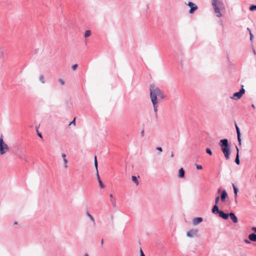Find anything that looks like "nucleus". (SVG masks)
<instances>
[{
  "mask_svg": "<svg viewBox=\"0 0 256 256\" xmlns=\"http://www.w3.org/2000/svg\"><path fill=\"white\" fill-rule=\"evenodd\" d=\"M110 198H113V195H112V194H110Z\"/></svg>",
  "mask_w": 256,
  "mask_h": 256,
  "instance_id": "37998d69",
  "label": "nucleus"
},
{
  "mask_svg": "<svg viewBox=\"0 0 256 256\" xmlns=\"http://www.w3.org/2000/svg\"><path fill=\"white\" fill-rule=\"evenodd\" d=\"M39 80H40V82L42 84H44V83H45L44 78V75L41 74V75L40 76Z\"/></svg>",
  "mask_w": 256,
  "mask_h": 256,
  "instance_id": "bb28decb",
  "label": "nucleus"
},
{
  "mask_svg": "<svg viewBox=\"0 0 256 256\" xmlns=\"http://www.w3.org/2000/svg\"><path fill=\"white\" fill-rule=\"evenodd\" d=\"M248 238L250 240L253 241V242H256V234H252L249 235Z\"/></svg>",
  "mask_w": 256,
  "mask_h": 256,
  "instance_id": "aec40b11",
  "label": "nucleus"
},
{
  "mask_svg": "<svg viewBox=\"0 0 256 256\" xmlns=\"http://www.w3.org/2000/svg\"><path fill=\"white\" fill-rule=\"evenodd\" d=\"M140 256H145L142 250H140Z\"/></svg>",
  "mask_w": 256,
  "mask_h": 256,
  "instance_id": "ea45409f",
  "label": "nucleus"
},
{
  "mask_svg": "<svg viewBox=\"0 0 256 256\" xmlns=\"http://www.w3.org/2000/svg\"><path fill=\"white\" fill-rule=\"evenodd\" d=\"M91 34V32L90 30H86L84 32V37L88 38Z\"/></svg>",
  "mask_w": 256,
  "mask_h": 256,
  "instance_id": "b1692460",
  "label": "nucleus"
},
{
  "mask_svg": "<svg viewBox=\"0 0 256 256\" xmlns=\"http://www.w3.org/2000/svg\"><path fill=\"white\" fill-rule=\"evenodd\" d=\"M62 158H63V160H65V159H66V154H64V153H62Z\"/></svg>",
  "mask_w": 256,
  "mask_h": 256,
  "instance_id": "e433bc0d",
  "label": "nucleus"
},
{
  "mask_svg": "<svg viewBox=\"0 0 256 256\" xmlns=\"http://www.w3.org/2000/svg\"><path fill=\"white\" fill-rule=\"evenodd\" d=\"M73 124L74 125L76 124V118H74V119L70 122V124Z\"/></svg>",
  "mask_w": 256,
  "mask_h": 256,
  "instance_id": "c9c22d12",
  "label": "nucleus"
},
{
  "mask_svg": "<svg viewBox=\"0 0 256 256\" xmlns=\"http://www.w3.org/2000/svg\"><path fill=\"white\" fill-rule=\"evenodd\" d=\"M86 215L88 216L90 218V220H91V222L94 224L95 223V222H94V218H93V216L88 212H86Z\"/></svg>",
  "mask_w": 256,
  "mask_h": 256,
  "instance_id": "4be33fe9",
  "label": "nucleus"
},
{
  "mask_svg": "<svg viewBox=\"0 0 256 256\" xmlns=\"http://www.w3.org/2000/svg\"><path fill=\"white\" fill-rule=\"evenodd\" d=\"M235 127L236 129L238 140V144L240 146L242 144V138H241V133L239 127L237 125L236 123L235 122Z\"/></svg>",
  "mask_w": 256,
  "mask_h": 256,
  "instance_id": "6e6552de",
  "label": "nucleus"
},
{
  "mask_svg": "<svg viewBox=\"0 0 256 256\" xmlns=\"http://www.w3.org/2000/svg\"><path fill=\"white\" fill-rule=\"evenodd\" d=\"M206 152L209 155L212 156V151L210 148H206Z\"/></svg>",
  "mask_w": 256,
  "mask_h": 256,
  "instance_id": "cd10ccee",
  "label": "nucleus"
},
{
  "mask_svg": "<svg viewBox=\"0 0 256 256\" xmlns=\"http://www.w3.org/2000/svg\"><path fill=\"white\" fill-rule=\"evenodd\" d=\"M218 194H220L219 196L220 198V200L222 202H226V199L228 197V193L226 190H222L221 188H219L218 190Z\"/></svg>",
  "mask_w": 256,
  "mask_h": 256,
  "instance_id": "423d86ee",
  "label": "nucleus"
},
{
  "mask_svg": "<svg viewBox=\"0 0 256 256\" xmlns=\"http://www.w3.org/2000/svg\"><path fill=\"white\" fill-rule=\"evenodd\" d=\"M198 230H191L187 232V236L188 237H194L196 236Z\"/></svg>",
  "mask_w": 256,
  "mask_h": 256,
  "instance_id": "ddd939ff",
  "label": "nucleus"
},
{
  "mask_svg": "<svg viewBox=\"0 0 256 256\" xmlns=\"http://www.w3.org/2000/svg\"><path fill=\"white\" fill-rule=\"evenodd\" d=\"M150 100H153V98H155L156 101H158V97L161 99L165 98V96L159 88L156 86L154 84L150 86Z\"/></svg>",
  "mask_w": 256,
  "mask_h": 256,
  "instance_id": "f03ea898",
  "label": "nucleus"
},
{
  "mask_svg": "<svg viewBox=\"0 0 256 256\" xmlns=\"http://www.w3.org/2000/svg\"><path fill=\"white\" fill-rule=\"evenodd\" d=\"M220 198L219 196H217L216 197V198H215V204H216L218 205L219 201H220Z\"/></svg>",
  "mask_w": 256,
  "mask_h": 256,
  "instance_id": "c85d7f7f",
  "label": "nucleus"
},
{
  "mask_svg": "<svg viewBox=\"0 0 256 256\" xmlns=\"http://www.w3.org/2000/svg\"><path fill=\"white\" fill-rule=\"evenodd\" d=\"M241 86H242L241 89L240 90V91L238 92L240 93V94L242 96L245 93L246 91L244 88V86L242 85Z\"/></svg>",
  "mask_w": 256,
  "mask_h": 256,
  "instance_id": "a878e982",
  "label": "nucleus"
},
{
  "mask_svg": "<svg viewBox=\"0 0 256 256\" xmlns=\"http://www.w3.org/2000/svg\"><path fill=\"white\" fill-rule=\"evenodd\" d=\"M14 224H18V222H14Z\"/></svg>",
  "mask_w": 256,
  "mask_h": 256,
  "instance_id": "3c124183",
  "label": "nucleus"
},
{
  "mask_svg": "<svg viewBox=\"0 0 256 256\" xmlns=\"http://www.w3.org/2000/svg\"><path fill=\"white\" fill-rule=\"evenodd\" d=\"M229 218L234 223L236 224L238 222V218L233 212L230 213Z\"/></svg>",
  "mask_w": 256,
  "mask_h": 256,
  "instance_id": "f8f14e48",
  "label": "nucleus"
},
{
  "mask_svg": "<svg viewBox=\"0 0 256 256\" xmlns=\"http://www.w3.org/2000/svg\"><path fill=\"white\" fill-rule=\"evenodd\" d=\"M252 51H253L254 54H256V52L255 50H254V49H253Z\"/></svg>",
  "mask_w": 256,
  "mask_h": 256,
  "instance_id": "49530a36",
  "label": "nucleus"
},
{
  "mask_svg": "<svg viewBox=\"0 0 256 256\" xmlns=\"http://www.w3.org/2000/svg\"><path fill=\"white\" fill-rule=\"evenodd\" d=\"M252 108H256V106H254V104H252Z\"/></svg>",
  "mask_w": 256,
  "mask_h": 256,
  "instance_id": "de8ad7c7",
  "label": "nucleus"
},
{
  "mask_svg": "<svg viewBox=\"0 0 256 256\" xmlns=\"http://www.w3.org/2000/svg\"><path fill=\"white\" fill-rule=\"evenodd\" d=\"M110 201L112 204V206L116 208V198H110Z\"/></svg>",
  "mask_w": 256,
  "mask_h": 256,
  "instance_id": "412c9836",
  "label": "nucleus"
},
{
  "mask_svg": "<svg viewBox=\"0 0 256 256\" xmlns=\"http://www.w3.org/2000/svg\"><path fill=\"white\" fill-rule=\"evenodd\" d=\"M84 256H89L88 254H85Z\"/></svg>",
  "mask_w": 256,
  "mask_h": 256,
  "instance_id": "8fccbe9b",
  "label": "nucleus"
},
{
  "mask_svg": "<svg viewBox=\"0 0 256 256\" xmlns=\"http://www.w3.org/2000/svg\"><path fill=\"white\" fill-rule=\"evenodd\" d=\"M230 213L225 212L224 211L221 210L218 216L220 218L224 220H228L229 218Z\"/></svg>",
  "mask_w": 256,
  "mask_h": 256,
  "instance_id": "9d476101",
  "label": "nucleus"
},
{
  "mask_svg": "<svg viewBox=\"0 0 256 256\" xmlns=\"http://www.w3.org/2000/svg\"><path fill=\"white\" fill-rule=\"evenodd\" d=\"M221 210H219L218 206L216 204H214L212 208V212L214 214H219Z\"/></svg>",
  "mask_w": 256,
  "mask_h": 256,
  "instance_id": "dca6fc26",
  "label": "nucleus"
},
{
  "mask_svg": "<svg viewBox=\"0 0 256 256\" xmlns=\"http://www.w3.org/2000/svg\"><path fill=\"white\" fill-rule=\"evenodd\" d=\"M235 127L236 129L238 140V144L240 146L242 144V138H241V133L239 127L237 125L236 123L235 122Z\"/></svg>",
  "mask_w": 256,
  "mask_h": 256,
  "instance_id": "1a4fd4ad",
  "label": "nucleus"
},
{
  "mask_svg": "<svg viewBox=\"0 0 256 256\" xmlns=\"http://www.w3.org/2000/svg\"><path fill=\"white\" fill-rule=\"evenodd\" d=\"M156 150H158L160 152H162V149L161 147L158 146L156 148Z\"/></svg>",
  "mask_w": 256,
  "mask_h": 256,
  "instance_id": "f704fd0d",
  "label": "nucleus"
},
{
  "mask_svg": "<svg viewBox=\"0 0 256 256\" xmlns=\"http://www.w3.org/2000/svg\"><path fill=\"white\" fill-rule=\"evenodd\" d=\"M9 150V148L7 144L5 143L2 138V135L1 134L0 138V154L3 155L8 152Z\"/></svg>",
  "mask_w": 256,
  "mask_h": 256,
  "instance_id": "20e7f679",
  "label": "nucleus"
},
{
  "mask_svg": "<svg viewBox=\"0 0 256 256\" xmlns=\"http://www.w3.org/2000/svg\"><path fill=\"white\" fill-rule=\"evenodd\" d=\"M196 168L198 170H202V167L201 165L196 164Z\"/></svg>",
  "mask_w": 256,
  "mask_h": 256,
  "instance_id": "72a5a7b5",
  "label": "nucleus"
},
{
  "mask_svg": "<svg viewBox=\"0 0 256 256\" xmlns=\"http://www.w3.org/2000/svg\"><path fill=\"white\" fill-rule=\"evenodd\" d=\"M212 6L216 16L218 18L222 16L220 10L224 7V4L222 0H212Z\"/></svg>",
  "mask_w": 256,
  "mask_h": 256,
  "instance_id": "7ed1b4c3",
  "label": "nucleus"
},
{
  "mask_svg": "<svg viewBox=\"0 0 256 256\" xmlns=\"http://www.w3.org/2000/svg\"><path fill=\"white\" fill-rule=\"evenodd\" d=\"M151 102H152V104L153 105L154 110V112H155V115H156V116H157L158 101H156L155 100V98H153V100H151Z\"/></svg>",
  "mask_w": 256,
  "mask_h": 256,
  "instance_id": "9b49d317",
  "label": "nucleus"
},
{
  "mask_svg": "<svg viewBox=\"0 0 256 256\" xmlns=\"http://www.w3.org/2000/svg\"><path fill=\"white\" fill-rule=\"evenodd\" d=\"M174 156V152H171L170 157L172 158Z\"/></svg>",
  "mask_w": 256,
  "mask_h": 256,
  "instance_id": "79ce46f5",
  "label": "nucleus"
},
{
  "mask_svg": "<svg viewBox=\"0 0 256 256\" xmlns=\"http://www.w3.org/2000/svg\"><path fill=\"white\" fill-rule=\"evenodd\" d=\"M232 186L234 192V198L236 199V198L238 196V188L234 184H232Z\"/></svg>",
  "mask_w": 256,
  "mask_h": 256,
  "instance_id": "a211bd4d",
  "label": "nucleus"
},
{
  "mask_svg": "<svg viewBox=\"0 0 256 256\" xmlns=\"http://www.w3.org/2000/svg\"><path fill=\"white\" fill-rule=\"evenodd\" d=\"M144 130H142V132H140L141 136L142 137L144 136Z\"/></svg>",
  "mask_w": 256,
  "mask_h": 256,
  "instance_id": "58836bf2",
  "label": "nucleus"
},
{
  "mask_svg": "<svg viewBox=\"0 0 256 256\" xmlns=\"http://www.w3.org/2000/svg\"><path fill=\"white\" fill-rule=\"evenodd\" d=\"M242 96L240 94V93L238 92H234L232 96L230 97L231 98L235 100H238L241 98Z\"/></svg>",
  "mask_w": 256,
  "mask_h": 256,
  "instance_id": "2eb2a0df",
  "label": "nucleus"
},
{
  "mask_svg": "<svg viewBox=\"0 0 256 256\" xmlns=\"http://www.w3.org/2000/svg\"><path fill=\"white\" fill-rule=\"evenodd\" d=\"M247 30L249 32V33L250 32V31H251V30H250V28H247Z\"/></svg>",
  "mask_w": 256,
  "mask_h": 256,
  "instance_id": "a18cd8bd",
  "label": "nucleus"
},
{
  "mask_svg": "<svg viewBox=\"0 0 256 256\" xmlns=\"http://www.w3.org/2000/svg\"><path fill=\"white\" fill-rule=\"evenodd\" d=\"M252 230L256 232V227H253L252 228Z\"/></svg>",
  "mask_w": 256,
  "mask_h": 256,
  "instance_id": "a19ab883",
  "label": "nucleus"
},
{
  "mask_svg": "<svg viewBox=\"0 0 256 256\" xmlns=\"http://www.w3.org/2000/svg\"><path fill=\"white\" fill-rule=\"evenodd\" d=\"M132 180L136 184V185H138L139 182H138V180L136 178V176H132Z\"/></svg>",
  "mask_w": 256,
  "mask_h": 256,
  "instance_id": "5701e85b",
  "label": "nucleus"
},
{
  "mask_svg": "<svg viewBox=\"0 0 256 256\" xmlns=\"http://www.w3.org/2000/svg\"><path fill=\"white\" fill-rule=\"evenodd\" d=\"M185 171L182 168H181L178 170V177L184 178V177Z\"/></svg>",
  "mask_w": 256,
  "mask_h": 256,
  "instance_id": "6ab92c4d",
  "label": "nucleus"
},
{
  "mask_svg": "<svg viewBox=\"0 0 256 256\" xmlns=\"http://www.w3.org/2000/svg\"><path fill=\"white\" fill-rule=\"evenodd\" d=\"M103 244H104V240H103V239H102L101 240V244H102V246L103 245Z\"/></svg>",
  "mask_w": 256,
  "mask_h": 256,
  "instance_id": "09e8293b",
  "label": "nucleus"
},
{
  "mask_svg": "<svg viewBox=\"0 0 256 256\" xmlns=\"http://www.w3.org/2000/svg\"><path fill=\"white\" fill-rule=\"evenodd\" d=\"M64 168H68L67 164H68V160L66 159L64 160Z\"/></svg>",
  "mask_w": 256,
  "mask_h": 256,
  "instance_id": "7c9ffc66",
  "label": "nucleus"
},
{
  "mask_svg": "<svg viewBox=\"0 0 256 256\" xmlns=\"http://www.w3.org/2000/svg\"><path fill=\"white\" fill-rule=\"evenodd\" d=\"M187 5L190 8L188 12L190 14H194V12L198 8V6L194 3L192 2H188Z\"/></svg>",
  "mask_w": 256,
  "mask_h": 256,
  "instance_id": "0eeeda50",
  "label": "nucleus"
},
{
  "mask_svg": "<svg viewBox=\"0 0 256 256\" xmlns=\"http://www.w3.org/2000/svg\"><path fill=\"white\" fill-rule=\"evenodd\" d=\"M219 146L226 160H229L231 153L230 144L227 138L222 139L220 140Z\"/></svg>",
  "mask_w": 256,
  "mask_h": 256,
  "instance_id": "f257e3e1",
  "label": "nucleus"
},
{
  "mask_svg": "<svg viewBox=\"0 0 256 256\" xmlns=\"http://www.w3.org/2000/svg\"><path fill=\"white\" fill-rule=\"evenodd\" d=\"M236 157L234 162L236 164L238 165L240 164V156H239V150H240L236 146Z\"/></svg>",
  "mask_w": 256,
  "mask_h": 256,
  "instance_id": "4468645a",
  "label": "nucleus"
},
{
  "mask_svg": "<svg viewBox=\"0 0 256 256\" xmlns=\"http://www.w3.org/2000/svg\"><path fill=\"white\" fill-rule=\"evenodd\" d=\"M244 242H245L246 243H250V242H249L248 240H244Z\"/></svg>",
  "mask_w": 256,
  "mask_h": 256,
  "instance_id": "c03bdc74",
  "label": "nucleus"
},
{
  "mask_svg": "<svg viewBox=\"0 0 256 256\" xmlns=\"http://www.w3.org/2000/svg\"><path fill=\"white\" fill-rule=\"evenodd\" d=\"M203 220V219L201 217H196L192 220V224H199L202 222Z\"/></svg>",
  "mask_w": 256,
  "mask_h": 256,
  "instance_id": "f3484780",
  "label": "nucleus"
},
{
  "mask_svg": "<svg viewBox=\"0 0 256 256\" xmlns=\"http://www.w3.org/2000/svg\"><path fill=\"white\" fill-rule=\"evenodd\" d=\"M249 10L250 11H254L256 10V5L254 4H252L250 6L249 8Z\"/></svg>",
  "mask_w": 256,
  "mask_h": 256,
  "instance_id": "393cba45",
  "label": "nucleus"
},
{
  "mask_svg": "<svg viewBox=\"0 0 256 256\" xmlns=\"http://www.w3.org/2000/svg\"><path fill=\"white\" fill-rule=\"evenodd\" d=\"M58 82L62 86H64L65 84L64 81L62 78H59Z\"/></svg>",
  "mask_w": 256,
  "mask_h": 256,
  "instance_id": "2f4dec72",
  "label": "nucleus"
},
{
  "mask_svg": "<svg viewBox=\"0 0 256 256\" xmlns=\"http://www.w3.org/2000/svg\"><path fill=\"white\" fill-rule=\"evenodd\" d=\"M37 132H38V136L40 138H42V134H41L40 132H38V130L37 131Z\"/></svg>",
  "mask_w": 256,
  "mask_h": 256,
  "instance_id": "4c0bfd02",
  "label": "nucleus"
},
{
  "mask_svg": "<svg viewBox=\"0 0 256 256\" xmlns=\"http://www.w3.org/2000/svg\"><path fill=\"white\" fill-rule=\"evenodd\" d=\"M250 40L252 42V40H253V38H254V36H253V34H252V32H251V31H250Z\"/></svg>",
  "mask_w": 256,
  "mask_h": 256,
  "instance_id": "473e14b6",
  "label": "nucleus"
},
{
  "mask_svg": "<svg viewBox=\"0 0 256 256\" xmlns=\"http://www.w3.org/2000/svg\"><path fill=\"white\" fill-rule=\"evenodd\" d=\"M94 167H95V168L96 169V176H97V178H98V183H99V184H100V186L102 188H104V185L102 183V181L101 180L100 176L99 174H98V163L97 158H96V156H94Z\"/></svg>",
  "mask_w": 256,
  "mask_h": 256,
  "instance_id": "39448f33",
  "label": "nucleus"
},
{
  "mask_svg": "<svg viewBox=\"0 0 256 256\" xmlns=\"http://www.w3.org/2000/svg\"><path fill=\"white\" fill-rule=\"evenodd\" d=\"M78 66V64H74V65L72 66V68L73 70H76Z\"/></svg>",
  "mask_w": 256,
  "mask_h": 256,
  "instance_id": "c756f323",
  "label": "nucleus"
}]
</instances>
